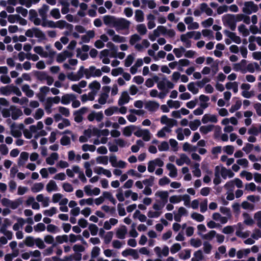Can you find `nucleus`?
<instances>
[{"label": "nucleus", "instance_id": "1", "mask_svg": "<svg viewBox=\"0 0 261 261\" xmlns=\"http://www.w3.org/2000/svg\"><path fill=\"white\" fill-rule=\"evenodd\" d=\"M242 10L245 14L250 15L252 12L256 13L258 10V8L252 1L246 2Z\"/></svg>", "mask_w": 261, "mask_h": 261}, {"label": "nucleus", "instance_id": "2", "mask_svg": "<svg viewBox=\"0 0 261 261\" xmlns=\"http://www.w3.org/2000/svg\"><path fill=\"white\" fill-rule=\"evenodd\" d=\"M130 24V21L125 18H117L115 28L117 32L119 30H128L129 28Z\"/></svg>", "mask_w": 261, "mask_h": 261}, {"label": "nucleus", "instance_id": "3", "mask_svg": "<svg viewBox=\"0 0 261 261\" xmlns=\"http://www.w3.org/2000/svg\"><path fill=\"white\" fill-rule=\"evenodd\" d=\"M24 127L23 123H20L18 126H16L15 123L14 122L10 126L11 134L15 138L20 137L22 135L21 130H23Z\"/></svg>", "mask_w": 261, "mask_h": 261}, {"label": "nucleus", "instance_id": "4", "mask_svg": "<svg viewBox=\"0 0 261 261\" xmlns=\"http://www.w3.org/2000/svg\"><path fill=\"white\" fill-rule=\"evenodd\" d=\"M195 32L191 31L188 32L185 34H182L180 36V40L185 43V46L187 48H190L191 46V41L189 40V38H192L193 37Z\"/></svg>", "mask_w": 261, "mask_h": 261}, {"label": "nucleus", "instance_id": "5", "mask_svg": "<svg viewBox=\"0 0 261 261\" xmlns=\"http://www.w3.org/2000/svg\"><path fill=\"white\" fill-rule=\"evenodd\" d=\"M88 111L87 107H84L80 109L79 110L74 112V121L77 123H80L83 121L82 115Z\"/></svg>", "mask_w": 261, "mask_h": 261}, {"label": "nucleus", "instance_id": "6", "mask_svg": "<svg viewBox=\"0 0 261 261\" xmlns=\"http://www.w3.org/2000/svg\"><path fill=\"white\" fill-rule=\"evenodd\" d=\"M117 19L115 16L112 15H105L103 17L104 23L110 27H115Z\"/></svg>", "mask_w": 261, "mask_h": 261}, {"label": "nucleus", "instance_id": "7", "mask_svg": "<svg viewBox=\"0 0 261 261\" xmlns=\"http://www.w3.org/2000/svg\"><path fill=\"white\" fill-rule=\"evenodd\" d=\"M155 196L160 197L161 199L162 206L163 207L167 203L169 193L167 191H158L155 193Z\"/></svg>", "mask_w": 261, "mask_h": 261}, {"label": "nucleus", "instance_id": "8", "mask_svg": "<svg viewBox=\"0 0 261 261\" xmlns=\"http://www.w3.org/2000/svg\"><path fill=\"white\" fill-rule=\"evenodd\" d=\"M160 105L155 101H148L145 104V108L150 112L155 111L159 107Z\"/></svg>", "mask_w": 261, "mask_h": 261}, {"label": "nucleus", "instance_id": "9", "mask_svg": "<svg viewBox=\"0 0 261 261\" xmlns=\"http://www.w3.org/2000/svg\"><path fill=\"white\" fill-rule=\"evenodd\" d=\"M235 18V15L227 14L223 16L222 20L224 25H229L232 23L236 22Z\"/></svg>", "mask_w": 261, "mask_h": 261}, {"label": "nucleus", "instance_id": "10", "mask_svg": "<svg viewBox=\"0 0 261 261\" xmlns=\"http://www.w3.org/2000/svg\"><path fill=\"white\" fill-rule=\"evenodd\" d=\"M76 99V96L73 94H66L62 96L61 102L63 105H68L71 100Z\"/></svg>", "mask_w": 261, "mask_h": 261}, {"label": "nucleus", "instance_id": "11", "mask_svg": "<svg viewBox=\"0 0 261 261\" xmlns=\"http://www.w3.org/2000/svg\"><path fill=\"white\" fill-rule=\"evenodd\" d=\"M10 110L12 111V118L14 120L18 119V118L23 114L21 109L16 108L14 106H11Z\"/></svg>", "mask_w": 261, "mask_h": 261}, {"label": "nucleus", "instance_id": "12", "mask_svg": "<svg viewBox=\"0 0 261 261\" xmlns=\"http://www.w3.org/2000/svg\"><path fill=\"white\" fill-rule=\"evenodd\" d=\"M34 31V36L35 37L38 38V41L41 42L43 40H46V37L45 34L37 28H33Z\"/></svg>", "mask_w": 261, "mask_h": 261}, {"label": "nucleus", "instance_id": "13", "mask_svg": "<svg viewBox=\"0 0 261 261\" xmlns=\"http://www.w3.org/2000/svg\"><path fill=\"white\" fill-rule=\"evenodd\" d=\"M130 99V97L127 91H123L122 93L121 96L119 98L118 100V105L119 106H122L125 103H127L129 102Z\"/></svg>", "mask_w": 261, "mask_h": 261}, {"label": "nucleus", "instance_id": "14", "mask_svg": "<svg viewBox=\"0 0 261 261\" xmlns=\"http://www.w3.org/2000/svg\"><path fill=\"white\" fill-rule=\"evenodd\" d=\"M167 169L170 171L169 175L171 177H175L177 175V171L176 167L171 163H168L166 165Z\"/></svg>", "mask_w": 261, "mask_h": 261}, {"label": "nucleus", "instance_id": "15", "mask_svg": "<svg viewBox=\"0 0 261 261\" xmlns=\"http://www.w3.org/2000/svg\"><path fill=\"white\" fill-rule=\"evenodd\" d=\"M49 6L46 4H43L42 7L38 10L40 16L42 17L43 20H45L47 18V12L49 10Z\"/></svg>", "mask_w": 261, "mask_h": 261}, {"label": "nucleus", "instance_id": "16", "mask_svg": "<svg viewBox=\"0 0 261 261\" xmlns=\"http://www.w3.org/2000/svg\"><path fill=\"white\" fill-rule=\"evenodd\" d=\"M137 128V126L134 125L127 126L123 128V134L126 137H130L133 132Z\"/></svg>", "mask_w": 261, "mask_h": 261}, {"label": "nucleus", "instance_id": "17", "mask_svg": "<svg viewBox=\"0 0 261 261\" xmlns=\"http://www.w3.org/2000/svg\"><path fill=\"white\" fill-rule=\"evenodd\" d=\"M234 173L230 169H227L224 167L221 168V175L224 179L226 178L227 176L229 178H231L234 176Z\"/></svg>", "mask_w": 261, "mask_h": 261}, {"label": "nucleus", "instance_id": "18", "mask_svg": "<svg viewBox=\"0 0 261 261\" xmlns=\"http://www.w3.org/2000/svg\"><path fill=\"white\" fill-rule=\"evenodd\" d=\"M59 155L56 152L52 153L50 156L46 159V163L50 165H53L55 164V161L58 159Z\"/></svg>", "mask_w": 261, "mask_h": 261}, {"label": "nucleus", "instance_id": "19", "mask_svg": "<svg viewBox=\"0 0 261 261\" xmlns=\"http://www.w3.org/2000/svg\"><path fill=\"white\" fill-rule=\"evenodd\" d=\"M34 74L35 76L39 81L45 80L48 75L45 71H34Z\"/></svg>", "mask_w": 261, "mask_h": 261}, {"label": "nucleus", "instance_id": "20", "mask_svg": "<svg viewBox=\"0 0 261 261\" xmlns=\"http://www.w3.org/2000/svg\"><path fill=\"white\" fill-rule=\"evenodd\" d=\"M127 233V228L125 226H122L121 228L118 229L116 232V236L118 238L120 239H123L125 238V234Z\"/></svg>", "mask_w": 261, "mask_h": 261}, {"label": "nucleus", "instance_id": "21", "mask_svg": "<svg viewBox=\"0 0 261 261\" xmlns=\"http://www.w3.org/2000/svg\"><path fill=\"white\" fill-rule=\"evenodd\" d=\"M215 126L213 124H210L208 125H203L200 127V132L202 134L206 135L208 133L212 131Z\"/></svg>", "mask_w": 261, "mask_h": 261}, {"label": "nucleus", "instance_id": "22", "mask_svg": "<svg viewBox=\"0 0 261 261\" xmlns=\"http://www.w3.org/2000/svg\"><path fill=\"white\" fill-rule=\"evenodd\" d=\"M225 87L228 90L232 89L235 93L238 91V84L236 82L227 83L225 85Z\"/></svg>", "mask_w": 261, "mask_h": 261}, {"label": "nucleus", "instance_id": "23", "mask_svg": "<svg viewBox=\"0 0 261 261\" xmlns=\"http://www.w3.org/2000/svg\"><path fill=\"white\" fill-rule=\"evenodd\" d=\"M46 190L48 192H50L52 191H57L58 187L54 180H50L46 185Z\"/></svg>", "mask_w": 261, "mask_h": 261}, {"label": "nucleus", "instance_id": "24", "mask_svg": "<svg viewBox=\"0 0 261 261\" xmlns=\"http://www.w3.org/2000/svg\"><path fill=\"white\" fill-rule=\"evenodd\" d=\"M254 68L256 70H259L260 68L257 63L254 62L253 63H249L247 66V70L249 72L253 73L255 71Z\"/></svg>", "mask_w": 261, "mask_h": 261}, {"label": "nucleus", "instance_id": "25", "mask_svg": "<svg viewBox=\"0 0 261 261\" xmlns=\"http://www.w3.org/2000/svg\"><path fill=\"white\" fill-rule=\"evenodd\" d=\"M23 200L22 198H19L15 201H11L10 207L13 210L16 209L20 204L22 203Z\"/></svg>", "mask_w": 261, "mask_h": 261}, {"label": "nucleus", "instance_id": "26", "mask_svg": "<svg viewBox=\"0 0 261 261\" xmlns=\"http://www.w3.org/2000/svg\"><path fill=\"white\" fill-rule=\"evenodd\" d=\"M53 103L51 97L47 98L46 102H45L44 108L47 113H50L51 112V108Z\"/></svg>", "mask_w": 261, "mask_h": 261}, {"label": "nucleus", "instance_id": "27", "mask_svg": "<svg viewBox=\"0 0 261 261\" xmlns=\"http://www.w3.org/2000/svg\"><path fill=\"white\" fill-rule=\"evenodd\" d=\"M17 223H15L13 226V229L15 231H18L20 227L23 226L25 223L24 220L22 218H17Z\"/></svg>", "mask_w": 261, "mask_h": 261}, {"label": "nucleus", "instance_id": "28", "mask_svg": "<svg viewBox=\"0 0 261 261\" xmlns=\"http://www.w3.org/2000/svg\"><path fill=\"white\" fill-rule=\"evenodd\" d=\"M189 125L190 128L195 131L201 125V122L199 119H195L193 121H190Z\"/></svg>", "mask_w": 261, "mask_h": 261}, {"label": "nucleus", "instance_id": "29", "mask_svg": "<svg viewBox=\"0 0 261 261\" xmlns=\"http://www.w3.org/2000/svg\"><path fill=\"white\" fill-rule=\"evenodd\" d=\"M44 188V185L42 182L35 183L31 188V191L34 193H36L41 191Z\"/></svg>", "mask_w": 261, "mask_h": 261}, {"label": "nucleus", "instance_id": "30", "mask_svg": "<svg viewBox=\"0 0 261 261\" xmlns=\"http://www.w3.org/2000/svg\"><path fill=\"white\" fill-rule=\"evenodd\" d=\"M168 107L170 108H174L175 109H178L180 107L181 103L178 100L173 101L172 100H168L167 102Z\"/></svg>", "mask_w": 261, "mask_h": 261}, {"label": "nucleus", "instance_id": "31", "mask_svg": "<svg viewBox=\"0 0 261 261\" xmlns=\"http://www.w3.org/2000/svg\"><path fill=\"white\" fill-rule=\"evenodd\" d=\"M89 88L92 90V91L97 92L100 88V84L97 81H94L89 85Z\"/></svg>", "mask_w": 261, "mask_h": 261}, {"label": "nucleus", "instance_id": "32", "mask_svg": "<svg viewBox=\"0 0 261 261\" xmlns=\"http://www.w3.org/2000/svg\"><path fill=\"white\" fill-rule=\"evenodd\" d=\"M242 106V101L240 100H238L236 102L234 105H232L229 111L230 113H233L236 111L239 110Z\"/></svg>", "mask_w": 261, "mask_h": 261}, {"label": "nucleus", "instance_id": "33", "mask_svg": "<svg viewBox=\"0 0 261 261\" xmlns=\"http://www.w3.org/2000/svg\"><path fill=\"white\" fill-rule=\"evenodd\" d=\"M136 20L138 22H142L144 20V13L142 10H137L135 12Z\"/></svg>", "mask_w": 261, "mask_h": 261}, {"label": "nucleus", "instance_id": "34", "mask_svg": "<svg viewBox=\"0 0 261 261\" xmlns=\"http://www.w3.org/2000/svg\"><path fill=\"white\" fill-rule=\"evenodd\" d=\"M243 216L245 218L244 223L247 225L251 226L253 224L254 221L247 213H244Z\"/></svg>", "mask_w": 261, "mask_h": 261}, {"label": "nucleus", "instance_id": "35", "mask_svg": "<svg viewBox=\"0 0 261 261\" xmlns=\"http://www.w3.org/2000/svg\"><path fill=\"white\" fill-rule=\"evenodd\" d=\"M89 70L93 73V77H99L101 75V70L99 69H96L94 66H91L89 67Z\"/></svg>", "mask_w": 261, "mask_h": 261}, {"label": "nucleus", "instance_id": "36", "mask_svg": "<svg viewBox=\"0 0 261 261\" xmlns=\"http://www.w3.org/2000/svg\"><path fill=\"white\" fill-rule=\"evenodd\" d=\"M102 195L105 198L109 200L114 205L116 204V200L110 192L107 191L103 192Z\"/></svg>", "mask_w": 261, "mask_h": 261}, {"label": "nucleus", "instance_id": "37", "mask_svg": "<svg viewBox=\"0 0 261 261\" xmlns=\"http://www.w3.org/2000/svg\"><path fill=\"white\" fill-rule=\"evenodd\" d=\"M171 131V130L169 127L164 126L161 130L158 131L156 135L159 138H164L166 136L165 132L170 133Z\"/></svg>", "mask_w": 261, "mask_h": 261}, {"label": "nucleus", "instance_id": "38", "mask_svg": "<svg viewBox=\"0 0 261 261\" xmlns=\"http://www.w3.org/2000/svg\"><path fill=\"white\" fill-rule=\"evenodd\" d=\"M238 30L240 33H242L244 37H247L249 35V30L246 28L244 24H241L238 27Z\"/></svg>", "mask_w": 261, "mask_h": 261}, {"label": "nucleus", "instance_id": "39", "mask_svg": "<svg viewBox=\"0 0 261 261\" xmlns=\"http://www.w3.org/2000/svg\"><path fill=\"white\" fill-rule=\"evenodd\" d=\"M76 57L80 58L82 61H85L88 58L89 56L87 53L82 54V50L78 48L76 49Z\"/></svg>", "mask_w": 261, "mask_h": 261}, {"label": "nucleus", "instance_id": "40", "mask_svg": "<svg viewBox=\"0 0 261 261\" xmlns=\"http://www.w3.org/2000/svg\"><path fill=\"white\" fill-rule=\"evenodd\" d=\"M11 92V88L10 86H6L5 87H1L0 88V93L4 95H9Z\"/></svg>", "mask_w": 261, "mask_h": 261}, {"label": "nucleus", "instance_id": "41", "mask_svg": "<svg viewBox=\"0 0 261 261\" xmlns=\"http://www.w3.org/2000/svg\"><path fill=\"white\" fill-rule=\"evenodd\" d=\"M191 218L198 222H202L204 219V216L199 213L194 212L191 214Z\"/></svg>", "mask_w": 261, "mask_h": 261}, {"label": "nucleus", "instance_id": "42", "mask_svg": "<svg viewBox=\"0 0 261 261\" xmlns=\"http://www.w3.org/2000/svg\"><path fill=\"white\" fill-rule=\"evenodd\" d=\"M173 51L177 58H180L182 56V53L186 51V49L181 46L179 48H174Z\"/></svg>", "mask_w": 261, "mask_h": 261}, {"label": "nucleus", "instance_id": "43", "mask_svg": "<svg viewBox=\"0 0 261 261\" xmlns=\"http://www.w3.org/2000/svg\"><path fill=\"white\" fill-rule=\"evenodd\" d=\"M97 163L106 165L108 164V156H99L96 158Z\"/></svg>", "mask_w": 261, "mask_h": 261}, {"label": "nucleus", "instance_id": "44", "mask_svg": "<svg viewBox=\"0 0 261 261\" xmlns=\"http://www.w3.org/2000/svg\"><path fill=\"white\" fill-rule=\"evenodd\" d=\"M137 30L141 35H145L147 32L146 26L143 23L137 25Z\"/></svg>", "mask_w": 261, "mask_h": 261}, {"label": "nucleus", "instance_id": "45", "mask_svg": "<svg viewBox=\"0 0 261 261\" xmlns=\"http://www.w3.org/2000/svg\"><path fill=\"white\" fill-rule=\"evenodd\" d=\"M134 60V57L132 55H129L127 56L126 58L124 61V65L126 67H128L131 66Z\"/></svg>", "mask_w": 261, "mask_h": 261}, {"label": "nucleus", "instance_id": "46", "mask_svg": "<svg viewBox=\"0 0 261 261\" xmlns=\"http://www.w3.org/2000/svg\"><path fill=\"white\" fill-rule=\"evenodd\" d=\"M188 89L191 91L193 94H196L198 92V89L195 87L194 82H190L188 85Z\"/></svg>", "mask_w": 261, "mask_h": 261}, {"label": "nucleus", "instance_id": "47", "mask_svg": "<svg viewBox=\"0 0 261 261\" xmlns=\"http://www.w3.org/2000/svg\"><path fill=\"white\" fill-rule=\"evenodd\" d=\"M57 209L56 207H51L48 210H45L43 212V214L49 217L53 216L54 214H56Z\"/></svg>", "mask_w": 261, "mask_h": 261}, {"label": "nucleus", "instance_id": "48", "mask_svg": "<svg viewBox=\"0 0 261 261\" xmlns=\"http://www.w3.org/2000/svg\"><path fill=\"white\" fill-rule=\"evenodd\" d=\"M82 148L84 151H90L93 152L96 149V147L94 145H89L88 144H84Z\"/></svg>", "mask_w": 261, "mask_h": 261}, {"label": "nucleus", "instance_id": "49", "mask_svg": "<svg viewBox=\"0 0 261 261\" xmlns=\"http://www.w3.org/2000/svg\"><path fill=\"white\" fill-rule=\"evenodd\" d=\"M71 141L69 137L67 136H63L61 140L60 143L63 146H67L70 144Z\"/></svg>", "mask_w": 261, "mask_h": 261}, {"label": "nucleus", "instance_id": "50", "mask_svg": "<svg viewBox=\"0 0 261 261\" xmlns=\"http://www.w3.org/2000/svg\"><path fill=\"white\" fill-rule=\"evenodd\" d=\"M169 148V146L167 142L163 141L160 145L158 146V149L160 151H167Z\"/></svg>", "mask_w": 261, "mask_h": 261}, {"label": "nucleus", "instance_id": "51", "mask_svg": "<svg viewBox=\"0 0 261 261\" xmlns=\"http://www.w3.org/2000/svg\"><path fill=\"white\" fill-rule=\"evenodd\" d=\"M141 37L139 35H138L137 34H134L130 36V39H129V43L133 45H134L137 42L140 41L141 40Z\"/></svg>", "mask_w": 261, "mask_h": 261}, {"label": "nucleus", "instance_id": "52", "mask_svg": "<svg viewBox=\"0 0 261 261\" xmlns=\"http://www.w3.org/2000/svg\"><path fill=\"white\" fill-rule=\"evenodd\" d=\"M154 180V177L153 176H150L149 178L143 180L142 182L143 184L147 186L146 187H152L153 185Z\"/></svg>", "mask_w": 261, "mask_h": 261}, {"label": "nucleus", "instance_id": "53", "mask_svg": "<svg viewBox=\"0 0 261 261\" xmlns=\"http://www.w3.org/2000/svg\"><path fill=\"white\" fill-rule=\"evenodd\" d=\"M89 229L92 236H96L97 234L98 228L96 224H90L89 226Z\"/></svg>", "mask_w": 261, "mask_h": 261}, {"label": "nucleus", "instance_id": "54", "mask_svg": "<svg viewBox=\"0 0 261 261\" xmlns=\"http://www.w3.org/2000/svg\"><path fill=\"white\" fill-rule=\"evenodd\" d=\"M112 39L114 42L116 43H122L126 41V38L124 37L120 36L118 35H114Z\"/></svg>", "mask_w": 261, "mask_h": 261}, {"label": "nucleus", "instance_id": "55", "mask_svg": "<svg viewBox=\"0 0 261 261\" xmlns=\"http://www.w3.org/2000/svg\"><path fill=\"white\" fill-rule=\"evenodd\" d=\"M214 22L213 18L210 17L208 19L203 21L201 24L204 28H208L212 26Z\"/></svg>", "mask_w": 261, "mask_h": 261}, {"label": "nucleus", "instance_id": "56", "mask_svg": "<svg viewBox=\"0 0 261 261\" xmlns=\"http://www.w3.org/2000/svg\"><path fill=\"white\" fill-rule=\"evenodd\" d=\"M56 240L58 243L62 244L63 242H68V236L66 234L58 236L56 237Z\"/></svg>", "mask_w": 261, "mask_h": 261}, {"label": "nucleus", "instance_id": "57", "mask_svg": "<svg viewBox=\"0 0 261 261\" xmlns=\"http://www.w3.org/2000/svg\"><path fill=\"white\" fill-rule=\"evenodd\" d=\"M202 34L204 37H206L210 39L214 38L213 32L211 30L204 29L202 31Z\"/></svg>", "mask_w": 261, "mask_h": 261}, {"label": "nucleus", "instance_id": "58", "mask_svg": "<svg viewBox=\"0 0 261 261\" xmlns=\"http://www.w3.org/2000/svg\"><path fill=\"white\" fill-rule=\"evenodd\" d=\"M18 18H21V17L20 15L18 14H15V15H9L8 17V20L10 23H14L16 21H18Z\"/></svg>", "mask_w": 261, "mask_h": 261}, {"label": "nucleus", "instance_id": "59", "mask_svg": "<svg viewBox=\"0 0 261 261\" xmlns=\"http://www.w3.org/2000/svg\"><path fill=\"white\" fill-rule=\"evenodd\" d=\"M11 221L8 218H5L4 220V223L3 224L0 230L4 231L5 229H7L8 226H10L12 224Z\"/></svg>", "mask_w": 261, "mask_h": 261}, {"label": "nucleus", "instance_id": "60", "mask_svg": "<svg viewBox=\"0 0 261 261\" xmlns=\"http://www.w3.org/2000/svg\"><path fill=\"white\" fill-rule=\"evenodd\" d=\"M181 249V246L179 243L174 244L170 248V252L172 254L177 252Z\"/></svg>", "mask_w": 261, "mask_h": 261}, {"label": "nucleus", "instance_id": "61", "mask_svg": "<svg viewBox=\"0 0 261 261\" xmlns=\"http://www.w3.org/2000/svg\"><path fill=\"white\" fill-rule=\"evenodd\" d=\"M191 245L196 248L200 247L202 244L201 241L199 239H191L190 240Z\"/></svg>", "mask_w": 261, "mask_h": 261}, {"label": "nucleus", "instance_id": "62", "mask_svg": "<svg viewBox=\"0 0 261 261\" xmlns=\"http://www.w3.org/2000/svg\"><path fill=\"white\" fill-rule=\"evenodd\" d=\"M109 97V94L101 93L98 99V101L100 105H104L107 102V99Z\"/></svg>", "mask_w": 261, "mask_h": 261}, {"label": "nucleus", "instance_id": "63", "mask_svg": "<svg viewBox=\"0 0 261 261\" xmlns=\"http://www.w3.org/2000/svg\"><path fill=\"white\" fill-rule=\"evenodd\" d=\"M59 111L62 115L65 117H68L70 115L69 109L64 107H59Z\"/></svg>", "mask_w": 261, "mask_h": 261}, {"label": "nucleus", "instance_id": "64", "mask_svg": "<svg viewBox=\"0 0 261 261\" xmlns=\"http://www.w3.org/2000/svg\"><path fill=\"white\" fill-rule=\"evenodd\" d=\"M50 15L55 19H59L61 17L59 9L54 8L50 11Z\"/></svg>", "mask_w": 261, "mask_h": 261}]
</instances>
